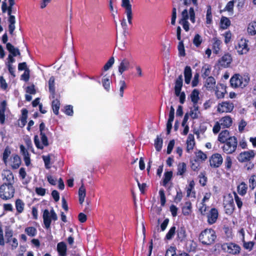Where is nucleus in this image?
Segmentation results:
<instances>
[{
  "label": "nucleus",
  "instance_id": "obj_61",
  "mask_svg": "<svg viewBox=\"0 0 256 256\" xmlns=\"http://www.w3.org/2000/svg\"><path fill=\"white\" fill-rule=\"evenodd\" d=\"M250 188L251 190H254L256 186V176L255 175H252L249 179Z\"/></svg>",
  "mask_w": 256,
  "mask_h": 256
},
{
  "label": "nucleus",
  "instance_id": "obj_37",
  "mask_svg": "<svg viewBox=\"0 0 256 256\" xmlns=\"http://www.w3.org/2000/svg\"><path fill=\"white\" fill-rule=\"evenodd\" d=\"M199 94L200 92L198 90L194 89L192 91L190 95V96L191 100L193 104H198V102L200 100Z\"/></svg>",
  "mask_w": 256,
  "mask_h": 256
},
{
  "label": "nucleus",
  "instance_id": "obj_45",
  "mask_svg": "<svg viewBox=\"0 0 256 256\" xmlns=\"http://www.w3.org/2000/svg\"><path fill=\"white\" fill-rule=\"evenodd\" d=\"M176 2L175 1H172V18H171V24L172 25H175L176 20Z\"/></svg>",
  "mask_w": 256,
  "mask_h": 256
},
{
  "label": "nucleus",
  "instance_id": "obj_18",
  "mask_svg": "<svg viewBox=\"0 0 256 256\" xmlns=\"http://www.w3.org/2000/svg\"><path fill=\"white\" fill-rule=\"evenodd\" d=\"M42 218L45 228L46 229L50 228L52 222V219L48 210L46 209L44 210Z\"/></svg>",
  "mask_w": 256,
  "mask_h": 256
},
{
  "label": "nucleus",
  "instance_id": "obj_32",
  "mask_svg": "<svg viewBox=\"0 0 256 256\" xmlns=\"http://www.w3.org/2000/svg\"><path fill=\"white\" fill-rule=\"evenodd\" d=\"M28 114V110L26 108H24L22 110V116L20 119V128H23L26 126L27 122Z\"/></svg>",
  "mask_w": 256,
  "mask_h": 256
},
{
  "label": "nucleus",
  "instance_id": "obj_28",
  "mask_svg": "<svg viewBox=\"0 0 256 256\" xmlns=\"http://www.w3.org/2000/svg\"><path fill=\"white\" fill-rule=\"evenodd\" d=\"M231 22L230 19L224 16H222L220 20V28L222 30L227 29L230 25Z\"/></svg>",
  "mask_w": 256,
  "mask_h": 256
},
{
  "label": "nucleus",
  "instance_id": "obj_15",
  "mask_svg": "<svg viewBox=\"0 0 256 256\" xmlns=\"http://www.w3.org/2000/svg\"><path fill=\"white\" fill-rule=\"evenodd\" d=\"M176 240L180 242H186V240L187 234L186 230L184 226H180L178 228L176 232Z\"/></svg>",
  "mask_w": 256,
  "mask_h": 256
},
{
  "label": "nucleus",
  "instance_id": "obj_25",
  "mask_svg": "<svg viewBox=\"0 0 256 256\" xmlns=\"http://www.w3.org/2000/svg\"><path fill=\"white\" fill-rule=\"evenodd\" d=\"M67 247L66 244L62 242L57 244V250L60 256H66V255Z\"/></svg>",
  "mask_w": 256,
  "mask_h": 256
},
{
  "label": "nucleus",
  "instance_id": "obj_47",
  "mask_svg": "<svg viewBox=\"0 0 256 256\" xmlns=\"http://www.w3.org/2000/svg\"><path fill=\"white\" fill-rule=\"evenodd\" d=\"M221 88L220 90V88H216V90L215 94L218 98H222L224 97V94L226 92V90L222 85H220Z\"/></svg>",
  "mask_w": 256,
  "mask_h": 256
},
{
  "label": "nucleus",
  "instance_id": "obj_7",
  "mask_svg": "<svg viewBox=\"0 0 256 256\" xmlns=\"http://www.w3.org/2000/svg\"><path fill=\"white\" fill-rule=\"evenodd\" d=\"M256 156L254 150L242 152L238 156L237 160L240 162H248L252 160Z\"/></svg>",
  "mask_w": 256,
  "mask_h": 256
},
{
  "label": "nucleus",
  "instance_id": "obj_11",
  "mask_svg": "<svg viewBox=\"0 0 256 256\" xmlns=\"http://www.w3.org/2000/svg\"><path fill=\"white\" fill-rule=\"evenodd\" d=\"M42 144L40 143L38 136H34V142L36 146L40 150H43L44 146H48L49 144L48 138L46 134H40Z\"/></svg>",
  "mask_w": 256,
  "mask_h": 256
},
{
  "label": "nucleus",
  "instance_id": "obj_29",
  "mask_svg": "<svg viewBox=\"0 0 256 256\" xmlns=\"http://www.w3.org/2000/svg\"><path fill=\"white\" fill-rule=\"evenodd\" d=\"M192 206L190 201L186 202L184 206L182 208V213L185 216L190 214L192 212Z\"/></svg>",
  "mask_w": 256,
  "mask_h": 256
},
{
  "label": "nucleus",
  "instance_id": "obj_21",
  "mask_svg": "<svg viewBox=\"0 0 256 256\" xmlns=\"http://www.w3.org/2000/svg\"><path fill=\"white\" fill-rule=\"evenodd\" d=\"M230 136L229 130H222L218 134V140L220 142V143L222 144L228 140Z\"/></svg>",
  "mask_w": 256,
  "mask_h": 256
},
{
  "label": "nucleus",
  "instance_id": "obj_33",
  "mask_svg": "<svg viewBox=\"0 0 256 256\" xmlns=\"http://www.w3.org/2000/svg\"><path fill=\"white\" fill-rule=\"evenodd\" d=\"M6 48L14 56H20V54L19 50L17 48H15L14 46L10 42L6 44Z\"/></svg>",
  "mask_w": 256,
  "mask_h": 256
},
{
  "label": "nucleus",
  "instance_id": "obj_36",
  "mask_svg": "<svg viewBox=\"0 0 256 256\" xmlns=\"http://www.w3.org/2000/svg\"><path fill=\"white\" fill-rule=\"evenodd\" d=\"M186 171V164L185 162H180L178 165L176 175L183 176Z\"/></svg>",
  "mask_w": 256,
  "mask_h": 256
},
{
  "label": "nucleus",
  "instance_id": "obj_12",
  "mask_svg": "<svg viewBox=\"0 0 256 256\" xmlns=\"http://www.w3.org/2000/svg\"><path fill=\"white\" fill-rule=\"evenodd\" d=\"M232 62V58L228 53L224 54L218 60V66L220 68H226L230 66Z\"/></svg>",
  "mask_w": 256,
  "mask_h": 256
},
{
  "label": "nucleus",
  "instance_id": "obj_42",
  "mask_svg": "<svg viewBox=\"0 0 256 256\" xmlns=\"http://www.w3.org/2000/svg\"><path fill=\"white\" fill-rule=\"evenodd\" d=\"M172 177V171L166 172L164 174V177L162 180V186H166L168 182L170 180Z\"/></svg>",
  "mask_w": 256,
  "mask_h": 256
},
{
  "label": "nucleus",
  "instance_id": "obj_22",
  "mask_svg": "<svg viewBox=\"0 0 256 256\" xmlns=\"http://www.w3.org/2000/svg\"><path fill=\"white\" fill-rule=\"evenodd\" d=\"M186 151L187 152H190V150L194 149V147L195 145V142L194 136L192 134H190L186 142Z\"/></svg>",
  "mask_w": 256,
  "mask_h": 256
},
{
  "label": "nucleus",
  "instance_id": "obj_26",
  "mask_svg": "<svg viewBox=\"0 0 256 256\" xmlns=\"http://www.w3.org/2000/svg\"><path fill=\"white\" fill-rule=\"evenodd\" d=\"M25 204L23 200L20 198H18L15 201V206L17 214L22 213L24 208Z\"/></svg>",
  "mask_w": 256,
  "mask_h": 256
},
{
  "label": "nucleus",
  "instance_id": "obj_59",
  "mask_svg": "<svg viewBox=\"0 0 256 256\" xmlns=\"http://www.w3.org/2000/svg\"><path fill=\"white\" fill-rule=\"evenodd\" d=\"M190 168L194 172H198L200 170V164L198 163L196 160H194V161H190Z\"/></svg>",
  "mask_w": 256,
  "mask_h": 256
},
{
  "label": "nucleus",
  "instance_id": "obj_9",
  "mask_svg": "<svg viewBox=\"0 0 256 256\" xmlns=\"http://www.w3.org/2000/svg\"><path fill=\"white\" fill-rule=\"evenodd\" d=\"M121 6L122 8H125V13L126 14L128 24H132V6L130 3V0H122Z\"/></svg>",
  "mask_w": 256,
  "mask_h": 256
},
{
  "label": "nucleus",
  "instance_id": "obj_20",
  "mask_svg": "<svg viewBox=\"0 0 256 256\" xmlns=\"http://www.w3.org/2000/svg\"><path fill=\"white\" fill-rule=\"evenodd\" d=\"M224 208L225 213L226 214L231 215L233 214L235 209V206L232 198H231L226 204H225Z\"/></svg>",
  "mask_w": 256,
  "mask_h": 256
},
{
  "label": "nucleus",
  "instance_id": "obj_34",
  "mask_svg": "<svg viewBox=\"0 0 256 256\" xmlns=\"http://www.w3.org/2000/svg\"><path fill=\"white\" fill-rule=\"evenodd\" d=\"M86 194V190L83 184H82L78 190V200L80 204H82L84 200Z\"/></svg>",
  "mask_w": 256,
  "mask_h": 256
},
{
  "label": "nucleus",
  "instance_id": "obj_35",
  "mask_svg": "<svg viewBox=\"0 0 256 256\" xmlns=\"http://www.w3.org/2000/svg\"><path fill=\"white\" fill-rule=\"evenodd\" d=\"M211 72V66L208 64H204L202 68V76L203 78H206L210 76Z\"/></svg>",
  "mask_w": 256,
  "mask_h": 256
},
{
  "label": "nucleus",
  "instance_id": "obj_8",
  "mask_svg": "<svg viewBox=\"0 0 256 256\" xmlns=\"http://www.w3.org/2000/svg\"><path fill=\"white\" fill-rule=\"evenodd\" d=\"M209 162L212 168H220L223 162V158L222 154L219 153L212 154L210 158Z\"/></svg>",
  "mask_w": 256,
  "mask_h": 256
},
{
  "label": "nucleus",
  "instance_id": "obj_46",
  "mask_svg": "<svg viewBox=\"0 0 256 256\" xmlns=\"http://www.w3.org/2000/svg\"><path fill=\"white\" fill-rule=\"evenodd\" d=\"M111 83L112 80L109 78H106V76H104L102 80V84L104 89L107 91L110 90Z\"/></svg>",
  "mask_w": 256,
  "mask_h": 256
},
{
  "label": "nucleus",
  "instance_id": "obj_41",
  "mask_svg": "<svg viewBox=\"0 0 256 256\" xmlns=\"http://www.w3.org/2000/svg\"><path fill=\"white\" fill-rule=\"evenodd\" d=\"M247 31L248 34L251 36L256 34V22H252L248 24Z\"/></svg>",
  "mask_w": 256,
  "mask_h": 256
},
{
  "label": "nucleus",
  "instance_id": "obj_49",
  "mask_svg": "<svg viewBox=\"0 0 256 256\" xmlns=\"http://www.w3.org/2000/svg\"><path fill=\"white\" fill-rule=\"evenodd\" d=\"M224 230L226 240H232L233 237L232 228L228 226H224Z\"/></svg>",
  "mask_w": 256,
  "mask_h": 256
},
{
  "label": "nucleus",
  "instance_id": "obj_54",
  "mask_svg": "<svg viewBox=\"0 0 256 256\" xmlns=\"http://www.w3.org/2000/svg\"><path fill=\"white\" fill-rule=\"evenodd\" d=\"M199 182L202 186H204L206 184L208 178L206 176L204 172H200L198 175Z\"/></svg>",
  "mask_w": 256,
  "mask_h": 256
},
{
  "label": "nucleus",
  "instance_id": "obj_60",
  "mask_svg": "<svg viewBox=\"0 0 256 256\" xmlns=\"http://www.w3.org/2000/svg\"><path fill=\"white\" fill-rule=\"evenodd\" d=\"M6 181L8 182L6 184H11L12 185L13 183L14 182V176L13 174L10 171H8V174H7L6 176Z\"/></svg>",
  "mask_w": 256,
  "mask_h": 256
},
{
  "label": "nucleus",
  "instance_id": "obj_4",
  "mask_svg": "<svg viewBox=\"0 0 256 256\" xmlns=\"http://www.w3.org/2000/svg\"><path fill=\"white\" fill-rule=\"evenodd\" d=\"M14 188L12 184L4 183L0 186V198L3 200L10 199L14 196Z\"/></svg>",
  "mask_w": 256,
  "mask_h": 256
},
{
  "label": "nucleus",
  "instance_id": "obj_30",
  "mask_svg": "<svg viewBox=\"0 0 256 256\" xmlns=\"http://www.w3.org/2000/svg\"><path fill=\"white\" fill-rule=\"evenodd\" d=\"M216 85V80L214 78L210 76L206 78V83L204 86L208 90H212Z\"/></svg>",
  "mask_w": 256,
  "mask_h": 256
},
{
  "label": "nucleus",
  "instance_id": "obj_58",
  "mask_svg": "<svg viewBox=\"0 0 256 256\" xmlns=\"http://www.w3.org/2000/svg\"><path fill=\"white\" fill-rule=\"evenodd\" d=\"M159 194L160 196V204L164 206L166 202V198L164 194V191L163 189H160L159 191Z\"/></svg>",
  "mask_w": 256,
  "mask_h": 256
},
{
  "label": "nucleus",
  "instance_id": "obj_48",
  "mask_svg": "<svg viewBox=\"0 0 256 256\" xmlns=\"http://www.w3.org/2000/svg\"><path fill=\"white\" fill-rule=\"evenodd\" d=\"M25 232L30 236H34L37 233L36 229L34 226H28L25 228Z\"/></svg>",
  "mask_w": 256,
  "mask_h": 256
},
{
  "label": "nucleus",
  "instance_id": "obj_56",
  "mask_svg": "<svg viewBox=\"0 0 256 256\" xmlns=\"http://www.w3.org/2000/svg\"><path fill=\"white\" fill-rule=\"evenodd\" d=\"M120 86V96L121 98L124 96V90L127 87L126 83L124 80H121L119 82Z\"/></svg>",
  "mask_w": 256,
  "mask_h": 256
},
{
  "label": "nucleus",
  "instance_id": "obj_43",
  "mask_svg": "<svg viewBox=\"0 0 256 256\" xmlns=\"http://www.w3.org/2000/svg\"><path fill=\"white\" fill-rule=\"evenodd\" d=\"M11 154V150L10 148L8 146H6L2 154V159L4 162L6 164L8 162V157Z\"/></svg>",
  "mask_w": 256,
  "mask_h": 256
},
{
  "label": "nucleus",
  "instance_id": "obj_6",
  "mask_svg": "<svg viewBox=\"0 0 256 256\" xmlns=\"http://www.w3.org/2000/svg\"><path fill=\"white\" fill-rule=\"evenodd\" d=\"M221 248L224 252L233 255L238 254L241 250L240 246L233 242L224 243L222 244Z\"/></svg>",
  "mask_w": 256,
  "mask_h": 256
},
{
  "label": "nucleus",
  "instance_id": "obj_57",
  "mask_svg": "<svg viewBox=\"0 0 256 256\" xmlns=\"http://www.w3.org/2000/svg\"><path fill=\"white\" fill-rule=\"evenodd\" d=\"M114 62V58L112 56L106 62L103 67V70L104 71L108 70L112 66Z\"/></svg>",
  "mask_w": 256,
  "mask_h": 256
},
{
  "label": "nucleus",
  "instance_id": "obj_40",
  "mask_svg": "<svg viewBox=\"0 0 256 256\" xmlns=\"http://www.w3.org/2000/svg\"><path fill=\"white\" fill-rule=\"evenodd\" d=\"M212 22V6L210 5L207 6L206 14V24H210Z\"/></svg>",
  "mask_w": 256,
  "mask_h": 256
},
{
  "label": "nucleus",
  "instance_id": "obj_16",
  "mask_svg": "<svg viewBox=\"0 0 256 256\" xmlns=\"http://www.w3.org/2000/svg\"><path fill=\"white\" fill-rule=\"evenodd\" d=\"M130 62L128 59L124 58L122 59L118 66V71L121 75L124 72L128 70L130 68Z\"/></svg>",
  "mask_w": 256,
  "mask_h": 256
},
{
  "label": "nucleus",
  "instance_id": "obj_38",
  "mask_svg": "<svg viewBox=\"0 0 256 256\" xmlns=\"http://www.w3.org/2000/svg\"><path fill=\"white\" fill-rule=\"evenodd\" d=\"M163 140L161 136H158L154 140V146L157 152H160L162 148Z\"/></svg>",
  "mask_w": 256,
  "mask_h": 256
},
{
  "label": "nucleus",
  "instance_id": "obj_13",
  "mask_svg": "<svg viewBox=\"0 0 256 256\" xmlns=\"http://www.w3.org/2000/svg\"><path fill=\"white\" fill-rule=\"evenodd\" d=\"M218 209L215 208H212L206 215L208 223L209 224H212L216 223L218 218Z\"/></svg>",
  "mask_w": 256,
  "mask_h": 256
},
{
  "label": "nucleus",
  "instance_id": "obj_51",
  "mask_svg": "<svg viewBox=\"0 0 256 256\" xmlns=\"http://www.w3.org/2000/svg\"><path fill=\"white\" fill-rule=\"evenodd\" d=\"M202 42V36L198 34H195L192 40L193 44L197 48H198Z\"/></svg>",
  "mask_w": 256,
  "mask_h": 256
},
{
  "label": "nucleus",
  "instance_id": "obj_62",
  "mask_svg": "<svg viewBox=\"0 0 256 256\" xmlns=\"http://www.w3.org/2000/svg\"><path fill=\"white\" fill-rule=\"evenodd\" d=\"M234 0H232L228 2L227 3L224 10V11L227 10L229 12H232L233 10H234Z\"/></svg>",
  "mask_w": 256,
  "mask_h": 256
},
{
  "label": "nucleus",
  "instance_id": "obj_44",
  "mask_svg": "<svg viewBox=\"0 0 256 256\" xmlns=\"http://www.w3.org/2000/svg\"><path fill=\"white\" fill-rule=\"evenodd\" d=\"M224 168L226 170H230L232 166V160L230 156H227L224 161Z\"/></svg>",
  "mask_w": 256,
  "mask_h": 256
},
{
  "label": "nucleus",
  "instance_id": "obj_50",
  "mask_svg": "<svg viewBox=\"0 0 256 256\" xmlns=\"http://www.w3.org/2000/svg\"><path fill=\"white\" fill-rule=\"evenodd\" d=\"M178 49V55L180 56H186L184 46L183 40L179 42Z\"/></svg>",
  "mask_w": 256,
  "mask_h": 256
},
{
  "label": "nucleus",
  "instance_id": "obj_64",
  "mask_svg": "<svg viewBox=\"0 0 256 256\" xmlns=\"http://www.w3.org/2000/svg\"><path fill=\"white\" fill-rule=\"evenodd\" d=\"M64 113L70 116H72L74 114L73 107L71 105H67L64 108Z\"/></svg>",
  "mask_w": 256,
  "mask_h": 256
},
{
  "label": "nucleus",
  "instance_id": "obj_31",
  "mask_svg": "<svg viewBox=\"0 0 256 256\" xmlns=\"http://www.w3.org/2000/svg\"><path fill=\"white\" fill-rule=\"evenodd\" d=\"M248 186L244 182H240L237 186V191L238 194L244 196L247 192Z\"/></svg>",
  "mask_w": 256,
  "mask_h": 256
},
{
  "label": "nucleus",
  "instance_id": "obj_10",
  "mask_svg": "<svg viewBox=\"0 0 256 256\" xmlns=\"http://www.w3.org/2000/svg\"><path fill=\"white\" fill-rule=\"evenodd\" d=\"M248 40L245 38H241L238 40L237 44L236 45V49L240 54H246L249 50L248 44Z\"/></svg>",
  "mask_w": 256,
  "mask_h": 256
},
{
  "label": "nucleus",
  "instance_id": "obj_55",
  "mask_svg": "<svg viewBox=\"0 0 256 256\" xmlns=\"http://www.w3.org/2000/svg\"><path fill=\"white\" fill-rule=\"evenodd\" d=\"M42 158L44 160L45 168L46 169H50L51 168L50 154H48L47 156H42Z\"/></svg>",
  "mask_w": 256,
  "mask_h": 256
},
{
  "label": "nucleus",
  "instance_id": "obj_52",
  "mask_svg": "<svg viewBox=\"0 0 256 256\" xmlns=\"http://www.w3.org/2000/svg\"><path fill=\"white\" fill-rule=\"evenodd\" d=\"M176 228L173 226L170 228L168 233L166 234L165 239L166 240H170L172 238L176 232Z\"/></svg>",
  "mask_w": 256,
  "mask_h": 256
},
{
  "label": "nucleus",
  "instance_id": "obj_3",
  "mask_svg": "<svg viewBox=\"0 0 256 256\" xmlns=\"http://www.w3.org/2000/svg\"><path fill=\"white\" fill-rule=\"evenodd\" d=\"M222 144L223 146L221 148L222 152L226 154H232L236 152L238 148V138L233 136Z\"/></svg>",
  "mask_w": 256,
  "mask_h": 256
},
{
  "label": "nucleus",
  "instance_id": "obj_39",
  "mask_svg": "<svg viewBox=\"0 0 256 256\" xmlns=\"http://www.w3.org/2000/svg\"><path fill=\"white\" fill-rule=\"evenodd\" d=\"M60 105V102L58 99H55L52 101V107L53 112L56 115H58L59 114Z\"/></svg>",
  "mask_w": 256,
  "mask_h": 256
},
{
  "label": "nucleus",
  "instance_id": "obj_5",
  "mask_svg": "<svg viewBox=\"0 0 256 256\" xmlns=\"http://www.w3.org/2000/svg\"><path fill=\"white\" fill-rule=\"evenodd\" d=\"M183 84V79L182 74L180 75L175 81L174 94L176 96H179L180 102L184 104L186 100V94L184 92H181Z\"/></svg>",
  "mask_w": 256,
  "mask_h": 256
},
{
  "label": "nucleus",
  "instance_id": "obj_19",
  "mask_svg": "<svg viewBox=\"0 0 256 256\" xmlns=\"http://www.w3.org/2000/svg\"><path fill=\"white\" fill-rule=\"evenodd\" d=\"M222 44L221 40L216 37L213 38L212 39V48L214 54H217L220 50V46Z\"/></svg>",
  "mask_w": 256,
  "mask_h": 256
},
{
  "label": "nucleus",
  "instance_id": "obj_63",
  "mask_svg": "<svg viewBox=\"0 0 256 256\" xmlns=\"http://www.w3.org/2000/svg\"><path fill=\"white\" fill-rule=\"evenodd\" d=\"M182 193L180 189L176 191V194L174 198V200L175 202L178 203L180 202L182 198Z\"/></svg>",
  "mask_w": 256,
  "mask_h": 256
},
{
  "label": "nucleus",
  "instance_id": "obj_24",
  "mask_svg": "<svg viewBox=\"0 0 256 256\" xmlns=\"http://www.w3.org/2000/svg\"><path fill=\"white\" fill-rule=\"evenodd\" d=\"M220 121L223 128H228L232 124V118L228 116L222 117Z\"/></svg>",
  "mask_w": 256,
  "mask_h": 256
},
{
  "label": "nucleus",
  "instance_id": "obj_2",
  "mask_svg": "<svg viewBox=\"0 0 256 256\" xmlns=\"http://www.w3.org/2000/svg\"><path fill=\"white\" fill-rule=\"evenodd\" d=\"M250 81V76L248 74H234L230 79V83L233 88H244L248 85Z\"/></svg>",
  "mask_w": 256,
  "mask_h": 256
},
{
  "label": "nucleus",
  "instance_id": "obj_14",
  "mask_svg": "<svg viewBox=\"0 0 256 256\" xmlns=\"http://www.w3.org/2000/svg\"><path fill=\"white\" fill-rule=\"evenodd\" d=\"M234 104L232 103L224 102L218 104V111L220 112H230L234 109Z\"/></svg>",
  "mask_w": 256,
  "mask_h": 256
},
{
  "label": "nucleus",
  "instance_id": "obj_1",
  "mask_svg": "<svg viewBox=\"0 0 256 256\" xmlns=\"http://www.w3.org/2000/svg\"><path fill=\"white\" fill-rule=\"evenodd\" d=\"M216 237L214 230L212 228H206L199 234L198 240L203 245L210 246L214 243Z\"/></svg>",
  "mask_w": 256,
  "mask_h": 256
},
{
  "label": "nucleus",
  "instance_id": "obj_17",
  "mask_svg": "<svg viewBox=\"0 0 256 256\" xmlns=\"http://www.w3.org/2000/svg\"><path fill=\"white\" fill-rule=\"evenodd\" d=\"M11 167L13 170L18 168L21 164L22 160L20 156L16 154H12L10 158Z\"/></svg>",
  "mask_w": 256,
  "mask_h": 256
},
{
  "label": "nucleus",
  "instance_id": "obj_23",
  "mask_svg": "<svg viewBox=\"0 0 256 256\" xmlns=\"http://www.w3.org/2000/svg\"><path fill=\"white\" fill-rule=\"evenodd\" d=\"M48 90L50 92L52 98H55L56 95V90H55V78L54 76H52L50 77L48 82Z\"/></svg>",
  "mask_w": 256,
  "mask_h": 256
},
{
  "label": "nucleus",
  "instance_id": "obj_53",
  "mask_svg": "<svg viewBox=\"0 0 256 256\" xmlns=\"http://www.w3.org/2000/svg\"><path fill=\"white\" fill-rule=\"evenodd\" d=\"M233 194L236 206L238 210H240L243 205L242 200L240 197H239L236 192H234Z\"/></svg>",
  "mask_w": 256,
  "mask_h": 256
},
{
  "label": "nucleus",
  "instance_id": "obj_27",
  "mask_svg": "<svg viewBox=\"0 0 256 256\" xmlns=\"http://www.w3.org/2000/svg\"><path fill=\"white\" fill-rule=\"evenodd\" d=\"M184 76L186 84H189L192 76V69L190 66H187L185 67L184 70Z\"/></svg>",
  "mask_w": 256,
  "mask_h": 256
}]
</instances>
